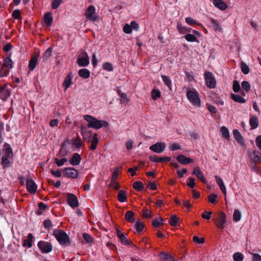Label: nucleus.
Here are the masks:
<instances>
[{"mask_svg": "<svg viewBox=\"0 0 261 261\" xmlns=\"http://www.w3.org/2000/svg\"><path fill=\"white\" fill-rule=\"evenodd\" d=\"M63 0H53L51 3V8L53 9H57Z\"/></svg>", "mask_w": 261, "mask_h": 261, "instance_id": "nucleus-63", "label": "nucleus"}, {"mask_svg": "<svg viewBox=\"0 0 261 261\" xmlns=\"http://www.w3.org/2000/svg\"><path fill=\"white\" fill-rule=\"evenodd\" d=\"M125 219L126 221L133 223L135 221V214L132 211H128L125 215Z\"/></svg>", "mask_w": 261, "mask_h": 261, "instance_id": "nucleus-24", "label": "nucleus"}, {"mask_svg": "<svg viewBox=\"0 0 261 261\" xmlns=\"http://www.w3.org/2000/svg\"><path fill=\"white\" fill-rule=\"evenodd\" d=\"M162 79L165 83V84L169 88H171V81L170 80L169 77L166 75L162 76Z\"/></svg>", "mask_w": 261, "mask_h": 261, "instance_id": "nucleus-58", "label": "nucleus"}, {"mask_svg": "<svg viewBox=\"0 0 261 261\" xmlns=\"http://www.w3.org/2000/svg\"><path fill=\"white\" fill-rule=\"evenodd\" d=\"M20 11L19 10L16 9L13 12L12 16L14 19H18L20 17Z\"/></svg>", "mask_w": 261, "mask_h": 261, "instance_id": "nucleus-61", "label": "nucleus"}, {"mask_svg": "<svg viewBox=\"0 0 261 261\" xmlns=\"http://www.w3.org/2000/svg\"><path fill=\"white\" fill-rule=\"evenodd\" d=\"M39 248L43 253H49L53 249L52 245L50 243L40 241L38 243Z\"/></svg>", "mask_w": 261, "mask_h": 261, "instance_id": "nucleus-7", "label": "nucleus"}, {"mask_svg": "<svg viewBox=\"0 0 261 261\" xmlns=\"http://www.w3.org/2000/svg\"><path fill=\"white\" fill-rule=\"evenodd\" d=\"M165 148L166 145L164 142H159L150 146L149 149L156 153H160L163 152Z\"/></svg>", "mask_w": 261, "mask_h": 261, "instance_id": "nucleus-9", "label": "nucleus"}, {"mask_svg": "<svg viewBox=\"0 0 261 261\" xmlns=\"http://www.w3.org/2000/svg\"><path fill=\"white\" fill-rule=\"evenodd\" d=\"M133 188L137 191H142L144 188V185L142 181H135L133 185Z\"/></svg>", "mask_w": 261, "mask_h": 261, "instance_id": "nucleus-28", "label": "nucleus"}, {"mask_svg": "<svg viewBox=\"0 0 261 261\" xmlns=\"http://www.w3.org/2000/svg\"><path fill=\"white\" fill-rule=\"evenodd\" d=\"M9 72V69L5 67L3 65L0 66V77L7 76Z\"/></svg>", "mask_w": 261, "mask_h": 261, "instance_id": "nucleus-37", "label": "nucleus"}, {"mask_svg": "<svg viewBox=\"0 0 261 261\" xmlns=\"http://www.w3.org/2000/svg\"><path fill=\"white\" fill-rule=\"evenodd\" d=\"M233 135L234 138L238 142L240 143H243L244 142V140L242 136L237 129H234L233 130Z\"/></svg>", "mask_w": 261, "mask_h": 261, "instance_id": "nucleus-32", "label": "nucleus"}, {"mask_svg": "<svg viewBox=\"0 0 261 261\" xmlns=\"http://www.w3.org/2000/svg\"><path fill=\"white\" fill-rule=\"evenodd\" d=\"M33 239V236L32 233H29L27 239H25L23 241V246H28L30 248L32 246V241Z\"/></svg>", "mask_w": 261, "mask_h": 261, "instance_id": "nucleus-27", "label": "nucleus"}, {"mask_svg": "<svg viewBox=\"0 0 261 261\" xmlns=\"http://www.w3.org/2000/svg\"><path fill=\"white\" fill-rule=\"evenodd\" d=\"M63 174L69 178H75L78 176L77 171L73 168H65L64 169Z\"/></svg>", "mask_w": 261, "mask_h": 261, "instance_id": "nucleus-11", "label": "nucleus"}, {"mask_svg": "<svg viewBox=\"0 0 261 261\" xmlns=\"http://www.w3.org/2000/svg\"><path fill=\"white\" fill-rule=\"evenodd\" d=\"M81 134L83 139L89 143L92 136V131L88 130L86 126H82L81 127Z\"/></svg>", "mask_w": 261, "mask_h": 261, "instance_id": "nucleus-12", "label": "nucleus"}, {"mask_svg": "<svg viewBox=\"0 0 261 261\" xmlns=\"http://www.w3.org/2000/svg\"><path fill=\"white\" fill-rule=\"evenodd\" d=\"M231 98L234 101L239 103H245L246 102V100L244 98L238 94H231Z\"/></svg>", "mask_w": 261, "mask_h": 261, "instance_id": "nucleus-33", "label": "nucleus"}, {"mask_svg": "<svg viewBox=\"0 0 261 261\" xmlns=\"http://www.w3.org/2000/svg\"><path fill=\"white\" fill-rule=\"evenodd\" d=\"M233 90L234 92H238L240 90V86L239 83L237 81L233 82Z\"/></svg>", "mask_w": 261, "mask_h": 261, "instance_id": "nucleus-62", "label": "nucleus"}, {"mask_svg": "<svg viewBox=\"0 0 261 261\" xmlns=\"http://www.w3.org/2000/svg\"><path fill=\"white\" fill-rule=\"evenodd\" d=\"M250 160L254 163H261V153L257 150H254L249 153Z\"/></svg>", "mask_w": 261, "mask_h": 261, "instance_id": "nucleus-13", "label": "nucleus"}, {"mask_svg": "<svg viewBox=\"0 0 261 261\" xmlns=\"http://www.w3.org/2000/svg\"><path fill=\"white\" fill-rule=\"evenodd\" d=\"M211 21L212 23L213 24V25H214L213 27L215 30L221 31V28L220 27L219 22L218 21H217L213 18H211Z\"/></svg>", "mask_w": 261, "mask_h": 261, "instance_id": "nucleus-56", "label": "nucleus"}, {"mask_svg": "<svg viewBox=\"0 0 261 261\" xmlns=\"http://www.w3.org/2000/svg\"><path fill=\"white\" fill-rule=\"evenodd\" d=\"M9 158L3 156L2 158L1 164L4 168H7L10 166V162Z\"/></svg>", "mask_w": 261, "mask_h": 261, "instance_id": "nucleus-39", "label": "nucleus"}, {"mask_svg": "<svg viewBox=\"0 0 261 261\" xmlns=\"http://www.w3.org/2000/svg\"><path fill=\"white\" fill-rule=\"evenodd\" d=\"M204 76L207 86L211 89L215 88L216 81L213 74L209 71H206Z\"/></svg>", "mask_w": 261, "mask_h": 261, "instance_id": "nucleus-5", "label": "nucleus"}, {"mask_svg": "<svg viewBox=\"0 0 261 261\" xmlns=\"http://www.w3.org/2000/svg\"><path fill=\"white\" fill-rule=\"evenodd\" d=\"M28 191L31 193H34L37 190V185L32 179H28L26 181Z\"/></svg>", "mask_w": 261, "mask_h": 261, "instance_id": "nucleus-15", "label": "nucleus"}, {"mask_svg": "<svg viewBox=\"0 0 261 261\" xmlns=\"http://www.w3.org/2000/svg\"><path fill=\"white\" fill-rule=\"evenodd\" d=\"M53 52V48L49 47L44 53L43 55V59L44 61H46L51 56V54Z\"/></svg>", "mask_w": 261, "mask_h": 261, "instance_id": "nucleus-38", "label": "nucleus"}, {"mask_svg": "<svg viewBox=\"0 0 261 261\" xmlns=\"http://www.w3.org/2000/svg\"><path fill=\"white\" fill-rule=\"evenodd\" d=\"M85 16L87 19L93 21H96L98 19L97 16L95 14V8L93 6L88 7L85 12Z\"/></svg>", "mask_w": 261, "mask_h": 261, "instance_id": "nucleus-8", "label": "nucleus"}, {"mask_svg": "<svg viewBox=\"0 0 261 261\" xmlns=\"http://www.w3.org/2000/svg\"><path fill=\"white\" fill-rule=\"evenodd\" d=\"M53 234L61 245L68 246L70 244L69 237L63 230L56 229Z\"/></svg>", "mask_w": 261, "mask_h": 261, "instance_id": "nucleus-2", "label": "nucleus"}, {"mask_svg": "<svg viewBox=\"0 0 261 261\" xmlns=\"http://www.w3.org/2000/svg\"><path fill=\"white\" fill-rule=\"evenodd\" d=\"M187 96L190 101L194 105L199 107L200 106V99L199 94L196 91L189 90L187 91Z\"/></svg>", "mask_w": 261, "mask_h": 261, "instance_id": "nucleus-3", "label": "nucleus"}, {"mask_svg": "<svg viewBox=\"0 0 261 261\" xmlns=\"http://www.w3.org/2000/svg\"><path fill=\"white\" fill-rule=\"evenodd\" d=\"M81 158L79 153H74L70 160V163L72 165L76 166L80 164Z\"/></svg>", "mask_w": 261, "mask_h": 261, "instance_id": "nucleus-20", "label": "nucleus"}, {"mask_svg": "<svg viewBox=\"0 0 261 261\" xmlns=\"http://www.w3.org/2000/svg\"><path fill=\"white\" fill-rule=\"evenodd\" d=\"M38 56L39 55L37 54L32 56L28 65V67L30 70L32 71L35 68L38 62Z\"/></svg>", "mask_w": 261, "mask_h": 261, "instance_id": "nucleus-18", "label": "nucleus"}, {"mask_svg": "<svg viewBox=\"0 0 261 261\" xmlns=\"http://www.w3.org/2000/svg\"><path fill=\"white\" fill-rule=\"evenodd\" d=\"M178 218L176 215H172L170 217V224L172 226H175L177 225Z\"/></svg>", "mask_w": 261, "mask_h": 261, "instance_id": "nucleus-47", "label": "nucleus"}, {"mask_svg": "<svg viewBox=\"0 0 261 261\" xmlns=\"http://www.w3.org/2000/svg\"><path fill=\"white\" fill-rule=\"evenodd\" d=\"M79 75L80 77L87 79L90 76V71L86 68H83L79 71Z\"/></svg>", "mask_w": 261, "mask_h": 261, "instance_id": "nucleus-29", "label": "nucleus"}, {"mask_svg": "<svg viewBox=\"0 0 261 261\" xmlns=\"http://www.w3.org/2000/svg\"><path fill=\"white\" fill-rule=\"evenodd\" d=\"M176 159L180 164L184 165H186L194 162L192 159L187 158L186 156L181 154L178 155Z\"/></svg>", "mask_w": 261, "mask_h": 261, "instance_id": "nucleus-19", "label": "nucleus"}, {"mask_svg": "<svg viewBox=\"0 0 261 261\" xmlns=\"http://www.w3.org/2000/svg\"><path fill=\"white\" fill-rule=\"evenodd\" d=\"M91 144L90 146V149L92 150H94L96 149L97 145L98 143V139L97 138V134H94L92 137V139H91L90 142Z\"/></svg>", "mask_w": 261, "mask_h": 261, "instance_id": "nucleus-21", "label": "nucleus"}, {"mask_svg": "<svg viewBox=\"0 0 261 261\" xmlns=\"http://www.w3.org/2000/svg\"><path fill=\"white\" fill-rule=\"evenodd\" d=\"M83 237L86 243H91L93 242V238L89 234L84 233Z\"/></svg>", "mask_w": 261, "mask_h": 261, "instance_id": "nucleus-49", "label": "nucleus"}, {"mask_svg": "<svg viewBox=\"0 0 261 261\" xmlns=\"http://www.w3.org/2000/svg\"><path fill=\"white\" fill-rule=\"evenodd\" d=\"M213 4L215 6L221 10H224L227 8V4L222 0H214Z\"/></svg>", "mask_w": 261, "mask_h": 261, "instance_id": "nucleus-22", "label": "nucleus"}, {"mask_svg": "<svg viewBox=\"0 0 261 261\" xmlns=\"http://www.w3.org/2000/svg\"><path fill=\"white\" fill-rule=\"evenodd\" d=\"M43 226L44 228L49 229L53 227V225L50 220L46 219L43 221Z\"/></svg>", "mask_w": 261, "mask_h": 261, "instance_id": "nucleus-57", "label": "nucleus"}, {"mask_svg": "<svg viewBox=\"0 0 261 261\" xmlns=\"http://www.w3.org/2000/svg\"><path fill=\"white\" fill-rule=\"evenodd\" d=\"M217 197L218 196L216 194H211L208 197V201L212 203H215L218 201Z\"/></svg>", "mask_w": 261, "mask_h": 261, "instance_id": "nucleus-52", "label": "nucleus"}, {"mask_svg": "<svg viewBox=\"0 0 261 261\" xmlns=\"http://www.w3.org/2000/svg\"><path fill=\"white\" fill-rule=\"evenodd\" d=\"M119 95L121 97V102L123 103H127L129 101V99L127 97V95L125 93H120V91L118 92Z\"/></svg>", "mask_w": 261, "mask_h": 261, "instance_id": "nucleus-46", "label": "nucleus"}, {"mask_svg": "<svg viewBox=\"0 0 261 261\" xmlns=\"http://www.w3.org/2000/svg\"><path fill=\"white\" fill-rule=\"evenodd\" d=\"M118 200L121 202H125L127 200L126 193L124 190H120L118 194Z\"/></svg>", "mask_w": 261, "mask_h": 261, "instance_id": "nucleus-26", "label": "nucleus"}, {"mask_svg": "<svg viewBox=\"0 0 261 261\" xmlns=\"http://www.w3.org/2000/svg\"><path fill=\"white\" fill-rule=\"evenodd\" d=\"M242 87L246 92H248L250 89V85L248 82L243 81L242 83Z\"/></svg>", "mask_w": 261, "mask_h": 261, "instance_id": "nucleus-55", "label": "nucleus"}, {"mask_svg": "<svg viewBox=\"0 0 261 261\" xmlns=\"http://www.w3.org/2000/svg\"><path fill=\"white\" fill-rule=\"evenodd\" d=\"M43 21L45 25L47 27H50L53 22V17L51 13H47L44 16Z\"/></svg>", "mask_w": 261, "mask_h": 261, "instance_id": "nucleus-23", "label": "nucleus"}, {"mask_svg": "<svg viewBox=\"0 0 261 261\" xmlns=\"http://www.w3.org/2000/svg\"><path fill=\"white\" fill-rule=\"evenodd\" d=\"M241 67L242 71L244 74H247L249 73V68L246 64L244 62H242Z\"/></svg>", "mask_w": 261, "mask_h": 261, "instance_id": "nucleus-44", "label": "nucleus"}, {"mask_svg": "<svg viewBox=\"0 0 261 261\" xmlns=\"http://www.w3.org/2000/svg\"><path fill=\"white\" fill-rule=\"evenodd\" d=\"M192 174L195 175L203 183L205 184L206 182V180L204 178L203 174L199 167L194 168Z\"/></svg>", "mask_w": 261, "mask_h": 261, "instance_id": "nucleus-17", "label": "nucleus"}, {"mask_svg": "<svg viewBox=\"0 0 261 261\" xmlns=\"http://www.w3.org/2000/svg\"><path fill=\"white\" fill-rule=\"evenodd\" d=\"M3 156L11 159L13 156V153L10 145L7 143H5L4 145L3 149Z\"/></svg>", "mask_w": 261, "mask_h": 261, "instance_id": "nucleus-14", "label": "nucleus"}, {"mask_svg": "<svg viewBox=\"0 0 261 261\" xmlns=\"http://www.w3.org/2000/svg\"><path fill=\"white\" fill-rule=\"evenodd\" d=\"M70 78L68 76H66L63 83V86L65 88V90L67 89L70 86Z\"/></svg>", "mask_w": 261, "mask_h": 261, "instance_id": "nucleus-60", "label": "nucleus"}, {"mask_svg": "<svg viewBox=\"0 0 261 261\" xmlns=\"http://www.w3.org/2000/svg\"><path fill=\"white\" fill-rule=\"evenodd\" d=\"M84 119L88 122V127H92L95 129H99L102 127H107L109 123L105 120H98L96 118L89 115L84 116Z\"/></svg>", "mask_w": 261, "mask_h": 261, "instance_id": "nucleus-1", "label": "nucleus"}, {"mask_svg": "<svg viewBox=\"0 0 261 261\" xmlns=\"http://www.w3.org/2000/svg\"><path fill=\"white\" fill-rule=\"evenodd\" d=\"M123 30L125 33L130 34L132 31V27L128 24H125L123 27Z\"/></svg>", "mask_w": 261, "mask_h": 261, "instance_id": "nucleus-64", "label": "nucleus"}, {"mask_svg": "<svg viewBox=\"0 0 261 261\" xmlns=\"http://www.w3.org/2000/svg\"><path fill=\"white\" fill-rule=\"evenodd\" d=\"M119 239H120L121 243L124 245H130L132 244V242L128 240L124 234Z\"/></svg>", "mask_w": 261, "mask_h": 261, "instance_id": "nucleus-59", "label": "nucleus"}, {"mask_svg": "<svg viewBox=\"0 0 261 261\" xmlns=\"http://www.w3.org/2000/svg\"><path fill=\"white\" fill-rule=\"evenodd\" d=\"M67 161L66 158H63L61 160H59L58 158L55 159V162L58 167H61Z\"/></svg>", "mask_w": 261, "mask_h": 261, "instance_id": "nucleus-51", "label": "nucleus"}, {"mask_svg": "<svg viewBox=\"0 0 261 261\" xmlns=\"http://www.w3.org/2000/svg\"><path fill=\"white\" fill-rule=\"evenodd\" d=\"M120 169L119 168H116L114 169L111 178L112 182H115L116 181L117 176L120 172Z\"/></svg>", "mask_w": 261, "mask_h": 261, "instance_id": "nucleus-40", "label": "nucleus"}, {"mask_svg": "<svg viewBox=\"0 0 261 261\" xmlns=\"http://www.w3.org/2000/svg\"><path fill=\"white\" fill-rule=\"evenodd\" d=\"M186 21L187 23L190 25H200V23H198L196 20H194L192 18L188 17L186 18Z\"/></svg>", "mask_w": 261, "mask_h": 261, "instance_id": "nucleus-54", "label": "nucleus"}, {"mask_svg": "<svg viewBox=\"0 0 261 261\" xmlns=\"http://www.w3.org/2000/svg\"><path fill=\"white\" fill-rule=\"evenodd\" d=\"M3 65L10 70L13 67V62L9 57H7L4 60Z\"/></svg>", "mask_w": 261, "mask_h": 261, "instance_id": "nucleus-30", "label": "nucleus"}, {"mask_svg": "<svg viewBox=\"0 0 261 261\" xmlns=\"http://www.w3.org/2000/svg\"><path fill=\"white\" fill-rule=\"evenodd\" d=\"M163 221V220L162 218H160V219H155L152 221V224L154 227H158L160 225H163V223L161 222Z\"/></svg>", "mask_w": 261, "mask_h": 261, "instance_id": "nucleus-45", "label": "nucleus"}, {"mask_svg": "<svg viewBox=\"0 0 261 261\" xmlns=\"http://www.w3.org/2000/svg\"><path fill=\"white\" fill-rule=\"evenodd\" d=\"M226 215L224 212H220L219 217L215 219V224L219 229H223L226 222Z\"/></svg>", "mask_w": 261, "mask_h": 261, "instance_id": "nucleus-6", "label": "nucleus"}, {"mask_svg": "<svg viewBox=\"0 0 261 261\" xmlns=\"http://www.w3.org/2000/svg\"><path fill=\"white\" fill-rule=\"evenodd\" d=\"M249 123L252 129L257 128L258 126L257 118L254 116H251L250 118Z\"/></svg>", "mask_w": 261, "mask_h": 261, "instance_id": "nucleus-25", "label": "nucleus"}, {"mask_svg": "<svg viewBox=\"0 0 261 261\" xmlns=\"http://www.w3.org/2000/svg\"><path fill=\"white\" fill-rule=\"evenodd\" d=\"M10 95V92L7 88L6 85H0V98L5 100Z\"/></svg>", "mask_w": 261, "mask_h": 261, "instance_id": "nucleus-16", "label": "nucleus"}, {"mask_svg": "<svg viewBox=\"0 0 261 261\" xmlns=\"http://www.w3.org/2000/svg\"><path fill=\"white\" fill-rule=\"evenodd\" d=\"M185 39L189 42H197V38L193 34H188L185 36Z\"/></svg>", "mask_w": 261, "mask_h": 261, "instance_id": "nucleus-42", "label": "nucleus"}, {"mask_svg": "<svg viewBox=\"0 0 261 261\" xmlns=\"http://www.w3.org/2000/svg\"><path fill=\"white\" fill-rule=\"evenodd\" d=\"M142 216L145 218H151L152 216V212L144 208L143 210Z\"/></svg>", "mask_w": 261, "mask_h": 261, "instance_id": "nucleus-48", "label": "nucleus"}, {"mask_svg": "<svg viewBox=\"0 0 261 261\" xmlns=\"http://www.w3.org/2000/svg\"><path fill=\"white\" fill-rule=\"evenodd\" d=\"M241 213L238 210H235L233 215V219L235 222H238L241 219Z\"/></svg>", "mask_w": 261, "mask_h": 261, "instance_id": "nucleus-43", "label": "nucleus"}, {"mask_svg": "<svg viewBox=\"0 0 261 261\" xmlns=\"http://www.w3.org/2000/svg\"><path fill=\"white\" fill-rule=\"evenodd\" d=\"M233 258L234 261H242L244 257L242 254L240 252L235 253L233 255Z\"/></svg>", "mask_w": 261, "mask_h": 261, "instance_id": "nucleus-50", "label": "nucleus"}, {"mask_svg": "<svg viewBox=\"0 0 261 261\" xmlns=\"http://www.w3.org/2000/svg\"><path fill=\"white\" fill-rule=\"evenodd\" d=\"M161 96V92L159 90L153 89L151 92V97L153 99L156 100Z\"/></svg>", "mask_w": 261, "mask_h": 261, "instance_id": "nucleus-41", "label": "nucleus"}, {"mask_svg": "<svg viewBox=\"0 0 261 261\" xmlns=\"http://www.w3.org/2000/svg\"><path fill=\"white\" fill-rule=\"evenodd\" d=\"M177 27L178 32L180 34H185L187 32H190L191 31V28L185 27L182 26L181 23H178Z\"/></svg>", "mask_w": 261, "mask_h": 261, "instance_id": "nucleus-34", "label": "nucleus"}, {"mask_svg": "<svg viewBox=\"0 0 261 261\" xmlns=\"http://www.w3.org/2000/svg\"><path fill=\"white\" fill-rule=\"evenodd\" d=\"M72 144L74 147L80 148L83 146V142L80 138L77 137L72 139Z\"/></svg>", "mask_w": 261, "mask_h": 261, "instance_id": "nucleus-31", "label": "nucleus"}, {"mask_svg": "<svg viewBox=\"0 0 261 261\" xmlns=\"http://www.w3.org/2000/svg\"><path fill=\"white\" fill-rule=\"evenodd\" d=\"M135 227L137 232L140 233L144 228L145 224L143 222L138 220L136 223Z\"/></svg>", "mask_w": 261, "mask_h": 261, "instance_id": "nucleus-36", "label": "nucleus"}, {"mask_svg": "<svg viewBox=\"0 0 261 261\" xmlns=\"http://www.w3.org/2000/svg\"><path fill=\"white\" fill-rule=\"evenodd\" d=\"M221 132L224 138L228 139L229 137L228 129L225 126H222L221 128Z\"/></svg>", "mask_w": 261, "mask_h": 261, "instance_id": "nucleus-53", "label": "nucleus"}, {"mask_svg": "<svg viewBox=\"0 0 261 261\" xmlns=\"http://www.w3.org/2000/svg\"><path fill=\"white\" fill-rule=\"evenodd\" d=\"M159 256L161 259H162L163 261H171L173 259V258L170 255L165 252L160 253Z\"/></svg>", "mask_w": 261, "mask_h": 261, "instance_id": "nucleus-35", "label": "nucleus"}, {"mask_svg": "<svg viewBox=\"0 0 261 261\" xmlns=\"http://www.w3.org/2000/svg\"><path fill=\"white\" fill-rule=\"evenodd\" d=\"M77 63L81 67H85L89 65V58L86 51H82L79 55L77 59Z\"/></svg>", "mask_w": 261, "mask_h": 261, "instance_id": "nucleus-4", "label": "nucleus"}, {"mask_svg": "<svg viewBox=\"0 0 261 261\" xmlns=\"http://www.w3.org/2000/svg\"><path fill=\"white\" fill-rule=\"evenodd\" d=\"M67 203L72 208L76 207L79 206V202L76 196L71 193H67Z\"/></svg>", "mask_w": 261, "mask_h": 261, "instance_id": "nucleus-10", "label": "nucleus"}]
</instances>
